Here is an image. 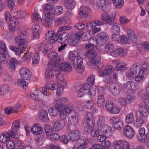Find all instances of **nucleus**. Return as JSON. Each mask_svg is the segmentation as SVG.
<instances>
[{"instance_id":"obj_18","label":"nucleus","mask_w":149,"mask_h":149,"mask_svg":"<svg viewBox=\"0 0 149 149\" xmlns=\"http://www.w3.org/2000/svg\"><path fill=\"white\" fill-rule=\"evenodd\" d=\"M20 74L23 79L29 80L31 76V72L26 68H22L19 71Z\"/></svg>"},{"instance_id":"obj_6","label":"nucleus","mask_w":149,"mask_h":149,"mask_svg":"<svg viewBox=\"0 0 149 149\" xmlns=\"http://www.w3.org/2000/svg\"><path fill=\"white\" fill-rule=\"evenodd\" d=\"M91 12V10L88 7H84L82 6L80 8L79 11L77 19H81L82 22H85L86 21V19H84V17H86L88 13Z\"/></svg>"},{"instance_id":"obj_23","label":"nucleus","mask_w":149,"mask_h":149,"mask_svg":"<svg viewBox=\"0 0 149 149\" xmlns=\"http://www.w3.org/2000/svg\"><path fill=\"white\" fill-rule=\"evenodd\" d=\"M31 132L36 135H39L41 134L43 132V129L40 124H34L31 128Z\"/></svg>"},{"instance_id":"obj_51","label":"nucleus","mask_w":149,"mask_h":149,"mask_svg":"<svg viewBox=\"0 0 149 149\" xmlns=\"http://www.w3.org/2000/svg\"><path fill=\"white\" fill-rule=\"evenodd\" d=\"M8 59L6 56L5 53L3 52L0 53V63L2 64H5L7 63Z\"/></svg>"},{"instance_id":"obj_55","label":"nucleus","mask_w":149,"mask_h":149,"mask_svg":"<svg viewBox=\"0 0 149 149\" xmlns=\"http://www.w3.org/2000/svg\"><path fill=\"white\" fill-rule=\"evenodd\" d=\"M146 94H144L141 96L142 99L143 100H146L149 102V84L146 88Z\"/></svg>"},{"instance_id":"obj_16","label":"nucleus","mask_w":149,"mask_h":149,"mask_svg":"<svg viewBox=\"0 0 149 149\" xmlns=\"http://www.w3.org/2000/svg\"><path fill=\"white\" fill-rule=\"evenodd\" d=\"M100 130L103 134L109 137L111 136L112 132V127L105 124H102L100 126Z\"/></svg>"},{"instance_id":"obj_15","label":"nucleus","mask_w":149,"mask_h":149,"mask_svg":"<svg viewBox=\"0 0 149 149\" xmlns=\"http://www.w3.org/2000/svg\"><path fill=\"white\" fill-rule=\"evenodd\" d=\"M114 148L116 149H129V144L126 141L121 140L117 141L113 143Z\"/></svg>"},{"instance_id":"obj_24","label":"nucleus","mask_w":149,"mask_h":149,"mask_svg":"<svg viewBox=\"0 0 149 149\" xmlns=\"http://www.w3.org/2000/svg\"><path fill=\"white\" fill-rule=\"evenodd\" d=\"M103 144V146L99 144L94 145L91 149H103L104 148H109L111 145V142L108 141H104Z\"/></svg>"},{"instance_id":"obj_46","label":"nucleus","mask_w":149,"mask_h":149,"mask_svg":"<svg viewBox=\"0 0 149 149\" xmlns=\"http://www.w3.org/2000/svg\"><path fill=\"white\" fill-rule=\"evenodd\" d=\"M32 19L34 22H40L42 20L38 13L36 12H35L33 13L32 16Z\"/></svg>"},{"instance_id":"obj_50","label":"nucleus","mask_w":149,"mask_h":149,"mask_svg":"<svg viewBox=\"0 0 149 149\" xmlns=\"http://www.w3.org/2000/svg\"><path fill=\"white\" fill-rule=\"evenodd\" d=\"M134 115L132 113H131L128 114L125 119L126 122L128 124L132 123L134 121Z\"/></svg>"},{"instance_id":"obj_53","label":"nucleus","mask_w":149,"mask_h":149,"mask_svg":"<svg viewBox=\"0 0 149 149\" xmlns=\"http://www.w3.org/2000/svg\"><path fill=\"white\" fill-rule=\"evenodd\" d=\"M109 25L112 26V29L114 30V32H117V33H119L120 27L118 25V24L115 22H112L111 24H109Z\"/></svg>"},{"instance_id":"obj_41","label":"nucleus","mask_w":149,"mask_h":149,"mask_svg":"<svg viewBox=\"0 0 149 149\" xmlns=\"http://www.w3.org/2000/svg\"><path fill=\"white\" fill-rule=\"evenodd\" d=\"M56 76L57 80L63 83V84L62 86L63 87L65 85V82L64 81L63 77L62 74L58 71H56Z\"/></svg>"},{"instance_id":"obj_47","label":"nucleus","mask_w":149,"mask_h":149,"mask_svg":"<svg viewBox=\"0 0 149 149\" xmlns=\"http://www.w3.org/2000/svg\"><path fill=\"white\" fill-rule=\"evenodd\" d=\"M48 112L51 116H56L58 113V109L55 107H52L48 109Z\"/></svg>"},{"instance_id":"obj_33","label":"nucleus","mask_w":149,"mask_h":149,"mask_svg":"<svg viewBox=\"0 0 149 149\" xmlns=\"http://www.w3.org/2000/svg\"><path fill=\"white\" fill-rule=\"evenodd\" d=\"M88 140L84 136H81L78 139L77 142V144L78 146L81 147L84 146H86L87 145Z\"/></svg>"},{"instance_id":"obj_12","label":"nucleus","mask_w":149,"mask_h":149,"mask_svg":"<svg viewBox=\"0 0 149 149\" xmlns=\"http://www.w3.org/2000/svg\"><path fill=\"white\" fill-rule=\"evenodd\" d=\"M121 89V86L117 83H113L109 86L110 91L115 96H118Z\"/></svg>"},{"instance_id":"obj_25","label":"nucleus","mask_w":149,"mask_h":149,"mask_svg":"<svg viewBox=\"0 0 149 149\" xmlns=\"http://www.w3.org/2000/svg\"><path fill=\"white\" fill-rule=\"evenodd\" d=\"M39 118L44 122H48L49 121V119L48 116V113L47 111L45 110H42L39 111Z\"/></svg>"},{"instance_id":"obj_54","label":"nucleus","mask_w":149,"mask_h":149,"mask_svg":"<svg viewBox=\"0 0 149 149\" xmlns=\"http://www.w3.org/2000/svg\"><path fill=\"white\" fill-rule=\"evenodd\" d=\"M89 43L93 47L94 46L97 47L99 44L98 42L97 39L94 37L91 38L89 39Z\"/></svg>"},{"instance_id":"obj_34","label":"nucleus","mask_w":149,"mask_h":149,"mask_svg":"<svg viewBox=\"0 0 149 149\" xmlns=\"http://www.w3.org/2000/svg\"><path fill=\"white\" fill-rule=\"evenodd\" d=\"M8 24V28L9 30L11 31H14L16 30L17 26L18 24V22L16 21L13 20L10 21L9 22Z\"/></svg>"},{"instance_id":"obj_42","label":"nucleus","mask_w":149,"mask_h":149,"mask_svg":"<svg viewBox=\"0 0 149 149\" xmlns=\"http://www.w3.org/2000/svg\"><path fill=\"white\" fill-rule=\"evenodd\" d=\"M63 10L62 7L61 6H58L54 8L52 12V14L55 15H58L61 14L63 12Z\"/></svg>"},{"instance_id":"obj_56","label":"nucleus","mask_w":149,"mask_h":149,"mask_svg":"<svg viewBox=\"0 0 149 149\" xmlns=\"http://www.w3.org/2000/svg\"><path fill=\"white\" fill-rule=\"evenodd\" d=\"M95 76L93 74H91L87 79V84L90 86H92L94 84Z\"/></svg>"},{"instance_id":"obj_8","label":"nucleus","mask_w":149,"mask_h":149,"mask_svg":"<svg viewBox=\"0 0 149 149\" xmlns=\"http://www.w3.org/2000/svg\"><path fill=\"white\" fill-rule=\"evenodd\" d=\"M82 34V33L79 32L72 36L69 37L67 40L68 44L71 46H74L78 44Z\"/></svg>"},{"instance_id":"obj_40","label":"nucleus","mask_w":149,"mask_h":149,"mask_svg":"<svg viewBox=\"0 0 149 149\" xmlns=\"http://www.w3.org/2000/svg\"><path fill=\"white\" fill-rule=\"evenodd\" d=\"M17 83L18 86H21L23 88L26 89L28 83L22 79H18Z\"/></svg>"},{"instance_id":"obj_5","label":"nucleus","mask_w":149,"mask_h":149,"mask_svg":"<svg viewBox=\"0 0 149 149\" xmlns=\"http://www.w3.org/2000/svg\"><path fill=\"white\" fill-rule=\"evenodd\" d=\"M57 61H55V62L52 63V64L48 65V68L46 69L45 72L46 78L48 79H50L54 76L53 71L52 69L55 71H58L57 69V66H56V63H58Z\"/></svg>"},{"instance_id":"obj_45","label":"nucleus","mask_w":149,"mask_h":149,"mask_svg":"<svg viewBox=\"0 0 149 149\" xmlns=\"http://www.w3.org/2000/svg\"><path fill=\"white\" fill-rule=\"evenodd\" d=\"M114 6L117 8H120L124 4L123 0H112Z\"/></svg>"},{"instance_id":"obj_58","label":"nucleus","mask_w":149,"mask_h":149,"mask_svg":"<svg viewBox=\"0 0 149 149\" xmlns=\"http://www.w3.org/2000/svg\"><path fill=\"white\" fill-rule=\"evenodd\" d=\"M40 57L38 53H36L33 57L32 62L33 64H37L39 62Z\"/></svg>"},{"instance_id":"obj_49","label":"nucleus","mask_w":149,"mask_h":149,"mask_svg":"<svg viewBox=\"0 0 149 149\" xmlns=\"http://www.w3.org/2000/svg\"><path fill=\"white\" fill-rule=\"evenodd\" d=\"M91 128H92V131L91 132V136L93 137L97 136L99 135V130L98 128L95 127V125L93 127H91Z\"/></svg>"},{"instance_id":"obj_3","label":"nucleus","mask_w":149,"mask_h":149,"mask_svg":"<svg viewBox=\"0 0 149 149\" xmlns=\"http://www.w3.org/2000/svg\"><path fill=\"white\" fill-rule=\"evenodd\" d=\"M97 54L94 49L88 50L86 52V56L89 59H91L90 62L92 64L95 65L100 61V57L99 56L96 57Z\"/></svg>"},{"instance_id":"obj_62","label":"nucleus","mask_w":149,"mask_h":149,"mask_svg":"<svg viewBox=\"0 0 149 149\" xmlns=\"http://www.w3.org/2000/svg\"><path fill=\"white\" fill-rule=\"evenodd\" d=\"M89 84L87 83L84 84L83 87L80 88L81 91H84L85 93H88L90 89V86Z\"/></svg>"},{"instance_id":"obj_13","label":"nucleus","mask_w":149,"mask_h":149,"mask_svg":"<svg viewBox=\"0 0 149 149\" xmlns=\"http://www.w3.org/2000/svg\"><path fill=\"white\" fill-rule=\"evenodd\" d=\"M97 38L99 44L103 46L107 42L109 37L107 33L101 32L97 34Z\"/></svg>"},{"instance_id":"obj_29","label":"nucleus","mask_w":149,"mask_h":149,"mask_svg":"<svg viewBox=\"0 0 149 149\" xmlns=\"http://www.w3.org/2000/svg\"><path fill=\"white\" fill-rule=\"evenodd\" d=\"M127 35L129 39L134 43L136 42L137 39L135 36L134 31L132 29L128 30L127 31Z\"/></svg>"},{"instance_id":"obj_20","label":"nucleus","mask_w":149,"mask_h":149,"mask_svg":"<svg viewBox=\"0 0 149 149\" xmlns=\"http://www.w3.org/2000/svg\"><path fill=\"white\" fill-rule=\"evenodd\" d=\"M79 117L78 113L73 112L70 115L68 121L71 124L76 125L79 122Z\"/></svg>"},{"instance_id":"obj_39","label":"nucleus","mask_w":149,"mask_h":149,"mask_svg":"<svg viewBox=\"0 0 149 149\" xmlns=\"http://www.w3.org/2000/svg\"><path fill=\"white\" fill-rule=\"evenodd\" d=\"M105 0H98L96 4L99 8L102 10H105L106 8Z\"/></svg>"},{"instance_id":"obj_1","label":"nucleus","mask_w":149,"mask_h":149,"mask_svg":"<svg viewBox=\"0 0 149 149\" xmlns=\"http://www.w3.org/2000/svg\"><path fill=\"white\" fill-rule=\"evenodd\" d=\"M56 89V94L57 96H60V93L63 91V88L59 85L52 84L51 82H47L45 87H42L40 88V92L31 93L30 95L33 99L37 101H40L42 99V94L48 96L51 91Z\"/></svg>"},{"instance_id":"obj_63","label":"nucleus","mask_w":149,"mask_h":149,"mask_svg":"<svg viewBox=\"0 0 149 149\" xmlns=\"http://www.w3.org/2000/svg\"><path fill=\"white\" fill-rule=\"evenodd\" d=\"M18 149H32L31 147L30 146H24L22 143L20 141L18 142Z\"/></svg>"},{"instance_id":"obj_28","label":"nucleus","mask_w":149,"mask_h":149,"mask_svg":"<svg viewBox=\"0 0 149 149\" xmlns=\"http://www.w3.org/2000/svg\"><path fill=\"white\" fill-rule=\"evenodd\" d=\"M86 118L88 125L90 127H92V128L95 125V123L93 121L92 114L91 113H87L86 116Z\"/></svg>"},{"instance_id":"obj_17","label":"nucleus","mask_w":149,"mask_h":149,"mask_svg":"<svg viewBox=\"0 0 149 149\" xmlns=\"http://www.w3.org/2000/svg\"><path fill=\"white\" fill-rule=\"evenodd\" d=\"M123 131L125 136L129 139L132 138L134 135V130L128 125L126 126L124 128Z\"/></svg>"},{"instance_id":"obj_48","label":"nucleus","mask_w":149,"mask_h":149,"mask_svg":"<svg viewBox=\"0 0 149 149\" xmlns=\"http://www.w3.org/2000/svg\"><path fill=\"white\" fill-rule=\"evenodd\" d=\"M17 61L14 58H12L10 60L9 63L10 68L11 70H14L15 69L16 64Z\"/></svg>"},{"instance_id":"obj_2","label":"nucleus","mask_w":149,"mask_h":149,"mask_svg":"<svg viewBox=\"0 0 149 149\" xmlns=\"http://www.w3.org/2000/svg\"><path fill=\"white\" fill-rule=\"evenodd\" d=\"M18 36L15 38L16 44L18 45L20 49H22V50H24L27 47L28 44L27 41L25 40L28 36V33L25 31L18 32Z\"/></svg>"},{"instance_id":"obj_26","label":"nucleus","mask_w":149,"mask_h":149,"mask_svg":"<svg viewBox=\"0 0 149 149\" xmlns=\"http://www.w3.org/2000/svg\"><path fill=\"white\" fill-rule=\"evenodd\" d=\"M51 14H46L44 18L46 24L49 26L52 24L55 20L54 16Z\"/></svg>"},{"instance_id":"obj_60","label":"nucleus","mask_w":149,"mask_h":149,"mask_svg":"<svg viewBox=\"0 0 149 149\" xmlns=\"http://www.w3.org/2000/svg\"><path fill=\"white\" fill-rule=\"evenodd\" d=\"M45 40L47 42H49V43L54 44L55 43L56 41H58V38L56 35L55 34L54 35L50 37L49 39Z\"/></svg>"},{"instance_id":"obj_59","label":"nucleus","mask_w":149,"mask_h":149,"mask_svg":"<svg viewBox=\"0 0 149 149\" xmlns=\"http://www.w3.org/2000/svg\"><path fill=\"white\" fill-rule=\"evenodd\" d=\"M115 69L117 71H123L125 70H126V68L125 65L118 64H117V65Z\"/></svg>"},{"instance_id":"obj_36","label":"nucleus","mask_w":149,"mask_h":149,"mask_svg":"<svg viewBox=\"0 0 149 149\" xmlns=\"http://www.w3.org/2000/svg\"><path fill=\"white\" fill-rule=\"evenodd\" d=\"M54 6L49 3L46 4L45 6V8L43 10L44 13L46 14H52Z\"/></svg>"},{"instance_id":"obj_10","label":"nucleus","mask_w":149,"mask_h":149,"mask_svg":"<svg viewBox=\"0 0 149 149\" xmlns=\"http://www.w3.org/2000/svg\"><path fill=\"white\" fill-rule=\"evenodd\" d=\"M116 16L115 13H111L108 12H105L102 14L101 15V19L103 21L107 22L108 24L112 22Z\"/></svg>"},{"instance_id":"obj_57","label":"nucleus","mask_w":149,"mask_h":149,"mask_svg":"<svg viewBox=\"0 0 149 149\" xmlns=\"http://www.w3.org/2000/svg\"><path fill=\"white\" fill-rule=\"evenodd\" d=\"M78 57L77 56V54H76V52L74 51H72L70 54L69 59L70 61L74 62L75 61L76 58Z\"/></svg>"},{"instance_id":"obj_37","label":"nucleus","mask_w":149,"mask_h":149,"mask_svg":"<svg viewBox=\"0 0 149 149\" xmlns=\"http://www.w3.org/2000/svg\"><path fill=\"white\" fill-rule=\"evenodd\" d=\"M9 88L7 85H3L0 86V95H4L9 91Z\"/></svg>"},{"instance_id":"obj_14","label":"nucleus","mask_w":149,"mask_h":149,"mask_svg":"<svg viewBox=\"0 0 149 149\" xmlns=\"http://www.w3.org/2000/svg\"><path fill=\"white\" fill-rule=\"evenodd\" d=\"M145 105L139 106V110L140 113L144 117H147L148 115L149 111V102L144 100Z\"/></svg>"},{"instance_id":"obj_52","label":"nucleus","mask_w":149,"mask_h":149,"mask_svg":"<svg viewBox=\"0 0 149 149\" xmlns=\"http://www.w3.org/2000/svg\"><path fill=\"white\" fill-rule=\"evenodd\" d=\"M114 49V47L113 45L111 44H108L105 46L104 50L105 52L110 53Z\"/></svg>"},{"instance_id":"obj_7","label":"nucleus","mask_w":149,"mask_h":149,"mask_svg":"<svg viewBox=\"0 0 149 149\" xmlns=\"http://www.w3.org/2000/svg\"><path fill=\"white\" fill-rule=\"evenodd\" d=\"M83 59L79 57L76 58L75 61L73 63V66L76 71L78 73H81L84 70V68L82 66L83 64Z\"/></svg>"},{"instance_id":"obj_35","label":"nucleus","mask_w":149,"mask_h":149,"mask_svg":"<svg viewBox=\"0 0 149 149\" xmlns=\"http://www.w3.org/2000/svg\"><path fill=\"white\" fill-rule=\"evenodd\" d=\"M33 33L32 35L34 38H38L39 37V31L40 29V27L38 25H35L32 27Z\"/></svg>"},{"instance_id":"obj_61","label":"nucleus","mask_w":149,"mask_h":149,"mask_svg":"<svg viewBox=\"0 0 149 149\" xmlns=\"http://www.w3.org/2000/svg\"><path fill=\"white\" fill-rule=\"evenodd\" d=\"M58 54L57 53L54 51L50 52L48 54V58L51 60L56 58Z\"/></svg>"},{"instance_id":"obj_30","label":"nucleus","mask_w":149,"mask_h":149,"mask_svg":"<svg viewBox=\"0 0 149 149\" xmlns=\"http://www.w3.org/2000/svg\"><path fill=\"white\" fill-rule=\"evenodd\" d=\"M104 101L103 93H100L97 97V101L98 106L101 108H103L104 105Z\"/></svg>"},{"instance_id":"obj_44","label":"nucleus","mask_w":149,"mask_h":149,"mask_svg":"<svg viewBox=\"0 0 149 149\" xmlns=\"http://www.w3.org/2000/svg\"><path fill=\"white\" fill-rule=\"evenodd\" d=\"M20 127V122L18 121H15L13 122L12 124L11 130L17 132Z\"/></svg>"},{"instance_id":"obj_27","label":"nucleus","mask_w":149,"mask_h":149,"mask_svg":"<svg viewBox=\"0 0 149 149\" xmlns=\"http://www.w3.org/2000/svg\"><path fill=\"white\" fill-rule=\"evenodd\" d=\"M124 86L126 89L131 90H135L137 89L138 86L136 84L132 81H129L126 83H125Z\"/></svg>"},{"instance_id":"obj_31","label":"nucleus","mask_w":149,"mask_h":149,"mask_svg":"<svg viewBox=\"0 0 149 149\" xmlns=\"http://www.w3.org/2000/svg\"><path fill=\"white\" fill-rule=\"evenodd\" d=\"M10 132L4 131L2 134L0 135V141L3 143H5L10 140Z\"/></svg>"},{"instance_id":"obj_19","label":"nucleus","mask_w":149,"mask_h":149,"mask_svg":"<svg viewBox=\"0 0 149 149\" xmlns=\"http://www.w3.org/2000/svg\"><path fill=\"white\" fill-rule=\"evenodd\" d=\"M141 64L138 63L134 64L131 67L130 70L134 73L135 77L141 73Z\"/></svg>"},{"instance_id":"obj_9","label":"nucleus","mask_w":149,"mask_h":149,"mask_svg":"<svg viewBox=\"0 0 149 149\" xmlns=\"http://www.w3.org/2000/svg\"><path fill=\"white\" fill-rule=\"evenodd\" d=\"M110 121L112 124L113 127L117 130H120L123 127V123L118 117H112L110 119Z\"/></svg>"},{"instance_id":"obj_4","label":"nucleus","mask_w":149,"mask_h":149,"mask_svg":"<svg viewBox=\"0 0 149 149\" xmlns=\"http://www.w3.org/2000/svg\"><path fill=\"white\" fill-rule=\"evenodd\" d=\"M60 58H57L55 61H57L58 63H56L55 65L57 66V69L58 71H60V70L65 72H70L72 70V67L70 64L68 62H64L61 63L59 60Z\"/></svg>"},{"instance_id":"obj_21","label":"nucleus","mask_w":149,"mask_h":149,"mask_svg":"<svg viewBox=\"0 0 149 149\" xmlns=\"http://www.w3.org/2000/svg\"><path fill=\"white\" fill-rule=\"evenodd\" d=\"M21 107V105L19 104H16L13 107H8L5 109V112L6 114H10L11 113H17Z\"/></svg>"},{"instance_id":"obj_22","label":"nucleus","mask_w":149,"mask_h":149,"mask_svg":"<svg viewBox=\"0 0 149 149\" xmlns=\"http://www.w3.org/2000/svg\"><path fill=\"white\" fill-rule=\"evenodd\" d=\"M65 124V121L62 120H57L54 124L53 130L54 131H58L62 129Z\"/></svg>"},{"instance_id":"obj_11","label":"nucleus","mask_w":149,"mask_h":149,"mask_svg":"<svg viewBox=\"0 0 149 149\" xmlns=\"http://www.w3.org/2000/svg\"><path fill=\"white\" fill-rule=\"evenodd\" d=\"M81 133L78 130H75L69 132L68 134V139L70 141L74 142L77 140L81 136Z\"/></svg>"},{"instance_id":"obj_38","label":"nucleus","mask_w":149,"mask_h":149,"mask_svg":"<svg viewBox=\"0 0 149 149\" xmlns=\"http://www.w3.org/2000/svg\"><path fill=\"white\" fill-rule=\"evenodd\" d=\"M64 1L67 4L66 6L67 9L70 10L74 8L75 7L74 0H64Z\"/></svg>"},{"instance_id":"obj_64","label":"nucleus","mask_w":149,"mask_h":149,"mask_svg":"<svg viewBox=\"0 0 149 149\" xmlns=\"http://www.w3.org/2000/svg\"><path fill=\"white\" fill-rule=\"evenodd\" d=\"M67 113L63 109L60 111V117L61 120H64L66 119Z\"/></svg>"},{"instance_id":"obj_43","label":"nucleus","mask_w":149,"mask_h":149,"mask_svg":"<svg viewBox=\"0 0 149 149\" xmlns=\"http://www.w3.org/2000/svg\"><path fill=\"white\" fill-rule=\"evenodd\" d=\"M9 48L10 49L14 52L16 55H19L23 52L22 49H20L18 47L17 48L16 47L10 45L9 46Z\"/></svg>"},{"instance_id":"obj_32","label":"nucleus","mask_w":149,"mask_h":149,"mask_svg":"<svg viewBox=\"0 0 149 149\" xmlns=\"http://www.w3.org/2000/svg\"><path fill=\"white\" fill-rule=\"evenodd\" d=\"M68 36V32H64L62 33L58 38V41L59 42L62 43L65 42L67 39Z\"/></svg>"}]
</instances>
